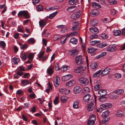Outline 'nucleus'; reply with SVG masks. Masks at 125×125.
Listing matches in <instances>:
<instances>
[{
	"label": "nucleus",
	"mask_w": 125,
	"mask_h": 125,
	"mask_svg": "<svg viewBox=\"0 0 125 125\" xmlns=\"http://www.w3.org/2000/svg\"><path fill=\"white\" fill-rule=\"evenodd\" d=\"M79 82L83 86H85L87 85L89 83L88 80L86 78H81L79 79Z\"/></svg>",
	"instance_id": "1"
},
{
	"label": "nucleus",
	"mask_w": 125,
	"mask_h": 125,
	"mask_svg": "<svg viewBox=\"0 0 125 125\" xmlns=\"http://www.w3.org/2000/svg\"><path fill=\"white\" fill-rule=\"evenodd\" d=\"M117 48L114 45H111L108 46L106 49L107 51L109 52H112L116 50Z\"/></svg>",
	"instance_id": "2"
},
{
	"label": "nucleus",
	"mask_w": 125,
	"mask_h": 125,
	"mask_svg": "<svg viewBox=\"0 0 125 125\" xmlns=\"http://www.w3.org/2000/svg\"><path fill=\"white\" fill-rule=\"evenodd\" d=\"M112 106V104L110 103H106L101 105L100 106V108L104 110L107 108H110Z\"/></svg>",
	"instance_id": "3"
},
{
	"label": "nucleus",
	"mask_w": 125,
	"mask_h": 125,
	"mask_svg": "<svg viewBox=\"0 0 125 125\" xmlns=\"http://www.w3.org/2000/svg\"><path fill=\"white\" fill-rule=\"evenodd\" d=\"M57 27L60 29L61 33H63L67 31L68 28L63 25H60L58 26Z\"/></svg>",
	"instance_id": "4"
},
{
	"label": "nucleus",
	"mask_w": 125,
	"mask_h": 125,
	"mask_svg": "<svg viewBox=\"0 0 125 125\" xmlns=\"http://www.w3.org/2000/svg\"><path fill=\"white\" fill-rule=\"evenodd\" d=\"M75 62L76 64L79 65L81 63L82 61V56L79 55L76 57Z\"/></svg>",
	"instance_id": "5"
},
{
	"label": "nucleus",
	"mask_w": 125,
	"mask_h": 125,
	"mask_svg": "<svg viewBox=\"0 0 125 125\" xmlns=\"http://www.w3.org/2000/svg\"><path fill=\"white\" fill-rule=\"evenodd\" d=\"M110 71V69L108 68H106L104 69L101 73L102 76H103L108 73Z\"/></svg>",
	"instance_id": "6"
},
{
	"label": "nucleus",
	"mask_w": 125,
	"mask_h": 125,
	"mask_svg": "<svg viewBox=\"0 0 125 125\" xmlns=\"http://www.w3.org/2000/svg\"><path fill=\"white\" fill-rule=\"evenodd\" d=\"M81 90V88L79 86H77L75 87L73 89L74 93L75 94L80 93Z\"/></svg>",
	"instance_id": "7"
},
{
	"label": "nucleus",
	"mask_w": 125,
	"mask_h": 125,
	"mask_svg": "<svg viewBox=\"0 0 125 125\" xmlns=\"http://www.w3.org/2000/svg\"><path fill=\"white\" fill-rule=\"evenodd\" d=\"M80 15V14L79 12H76L72 14L71 16L72 19H75L78 18Z\"/></svg>",
	"instance_id": "8"
},
{
	"label": "nucleus",
	"mask_w": 125,
	"mask_h": 125,
	"mask_svg": "<svg viewBox=\"0 0 125 125\" xmlns=\"http://www.w3.org/2000/svg\"><path fill=\"white\" fill-rule=\"evenodd\" d=\"M60 80L59 77L57 76L54 80V84L56 87L58 86L60 84Z\"/></svg>",
	"instance_id": "9"
},
{
	"label": "nucleus",
	"mask_w": 125,
	"mask_h": 125,
	"mask_svg": "<svg viewBox=\"0 0 125 125\" xmlns=\"http://www.w3.org/2000/svg\"><path fill=\"white\" fill-rule=\"evenodd\" d=\"M72 77V75L71 74H68L62 76V80L63 81H66Z\"/></svg>",
	"instance_id": "10"
},
{
	"label": "nucleus",
	"mask_w": 125,
	"mask_h": 125,
	"mask_svg": "<svg viewBox=\"0 0 125 125\" xmlns=\"http://www.w3.org/2000/svg\"><path fill=\"white\" fill-rule=\"evenodd\" d=\"M28 53L25 52L23 53H21L20 57L23 61H25L27 58V57L28 56Z\"/></svg>",
	"instance_id": "11"
},
{
	"label": "nucleus",
	"mask_w": 125,
	"mask_h": 125,
	"mask_svg": "<svg viewBox=\"0 0 125 125\" xmlns=\"http://www.w3.org/2000/svg\"><path fill=\"white\" fill-rule=\"evenodd\" d=\"M90 31L93 33L96 34L99 32L97 28L95 27H92L89 29Z\"/></svg>",
	"instance_id": "12"
},
{
	"label": "nucleus",
	"mask_w": 125,
	"mask_h": 125,
	"mask_svg": "<svg viewBox=\"0 0 125 125\" xmlns=\"http://www.w3.org/2000/svg\"><path fill=\"white\" fill-rule=\"evenodd\" d=\"M97 93L100 96H105L107 94V92L106 90L102 89L98 91Z\"/></svg>",
	"instance_id": "13"
},
{
	"label": "nucleus",
	"mask_w": 125,
	"mask_h": 125,
	"mask_svg": "<svg viewBox=\"0 0 125 125\" xmlns=\"http://www.w3.org/2000/svg\"><path fill=\"white\" fill-rule=\"evenodd\" d=\"M73 27L72 28V30L73 31L76 30L78 28L79 23L77 22H73Z\"/></svg>",
	"instance_id": "14"
},
{
	"label": "nucleus",
	"mask_w": 125,
	"mask_h": 125,
	"mask_svg": "<svg viewBox=\"0 0 125 125\" xmlns=\"http://www.w3.org/2000/svg\"><path fill=\"white\" fill-rule=\"evenodd\" d=\"M91 97V95L90 94H87L84 95L83 98V101L86 102L90 101L91 100L90 99Z\"/></svg>",
	"instance_id": "15"
},
{
	"label": "nucleus",
	"mask_w": 125,
	"mask_h": 125,
	"mask_svg": "<svg viewBox=\"0 0 125 125\" xmlns=\"http://www.w3.org/2000/svg\"><path fill=\"white\" fill-rule=\"evenodd\" d=\"M69 52L70 55L72 56L77 55L78 53V51L75 49L71 50Z\"/></svg>",
	"instance_id": "16"
},
{
	"label": "nucleus",
	"mask_w": 125,
	"mask_h": 125,
	"mask_svg": "<svg viewBox=\"0 0 125 125\" xmlns=\"http://www.w3.org/2000/svg\"><path fill=\"white\" fill-rule=\"evenodd\" d=\"M47 72L50 75H52L53 73V68H52L50 66L47 70Z\"/></svg>",
	"instance_id": "17"
},
{
	"label": "nucleus",
	"mask_w": 125,
	"mask_h": 125,
	"mask_svg": "<svg viewBox=\"0 0 125 125\" xmlns=\"http://www.w3.org/2000/svg\"><path fill=\"white\" fill-rule=\"evenodd\" d=\"M102 70H99L95 73L93 75L94 77L96 78L99 77L101 75V73Z\"/></svg>",
	"instance_id": "18"
},
{
	"label": "nucleus",
	"mask_w": 125,
	"mask_h": 125,
	"mask_svg": "<svg viewBox=\"0 0 125 125\" xmlns=\"http://www.w3.org/2000/svg\"><path fill=\"white\" fill-rule=\"evenodd\" d=\"M77 9V7L76 6H72L68 8L67 10L68 11L71 12Z\"/></svg>",
	"instance_id": "19"
},
{
	"label": "nucleus",
	"mask_w": 125,
	"mask_h": 125,
	"mask_svg": "<svg viewBox=\"0 0 125 125\" xmlns=\"http://www.w3.org/2000/svg\"><path fill=\"white\" fill-rule=\"evenodd\" d=\"M108 96L111 99H117L119 97L117 95L113 94H108Z\"/></svg>",
	"instance_id": "20"
},
{
	"label": "nucleus",
	"mask_w": 125,
	"mask_h": 125,
	"mask_svg": "<svg viewBox=\"0 0 125 125\" xmlns=\"http://www.w3.org/2000/svg\"><path fill=\"white\" fill-rule=\"evenodd\" d=\"M21 83L24 86H25L28 84L29 83V81L27 80H22L21 81Z\"/></svg>",
	"instance_id": "21"
},
{
	"label": "nucleus",
	"mask_w": 125,
	"mask_h": 125,
	"mask_svg": "<svg viewBox=\"0 0 125 125\" xmlns=\"http://www.w3.org/2000/svg\"><path fill=\"white\" fill-rule=\"evenodd\" d=\"M46 21L43 20H41L39 22V26L40 27H44L46 25Z\"/></svg>",
	"instance_id": "22"
},
{
	"label": "nucleus",
	"mask_w": 125,
	"mask_h": 125,
	"mask_svg": "<svg viewBox=\"0 0 125 125\" xmlns=\"http://www.w3.org/2000/svg\"><path fill=\"white\" fill-rule=\"evenodd\" d=\"M79 0H69V3L71 5H75L78 2Z\"/></svg>",
	"instance_id": "23"
},
{
	"label": "nucleus",
	"mask_w": 125,
	"mask_h": 125,
	"mask_svg": "<svg viewBox=\"0 0 125 125\" xmlns=\"http://www.w3.org/2000/svg\"><path fill=\"white\" fill-rule=\"evenodd\" d=\"M70 42L73 44H76L77 43V39L74 37L72 38Z\"/></svg>",
	"instance_id": "24"
},
{
	"label": "nucleus",
	"mask_w": 125,
	"mask_h": 125,
	"mask_svg": "<svg viewBox=\"0 0 125 125\" xmlns=\"http://www.w3.org/2000/svg\"><path fill=\"white\" fill-rule=\"evenodd\" d=\"M52 89V86L49 82H48V85L47 88L46 89L45 91L47 92L48 94L49 92Z\"/></svg>",
	"instance_id": "25"
},
{
	"label": "nucleus",
	"mask_w": 125,
	"mask_h": 125,
	"mask_svg": "<svg viewBox=\"0 0 125 125\" xmlns=\"http://www.w3.org/2000/svg\"><path fill=\"white\" fill-rule=\"evenodd\" d=\"M93 6L95 8H101V5L95 2H93L92 3Z\"/></svg>",
	"instance_id": "26"
},
{
	"label": "nucleus",
	"mask_w": 125,
	"mask_h": 125,
	"mask_svg": "<svg viewBox=\"0 0 125 125\" xmlns=\"http://www.w3.org/2000/svg\"><path fill=\"white\" fill-rule=\"evenodd\" d=\"M94 107V104L92 103H91L88 104V110L89 111H91L93 110Z\"/></svg>",
	"instance_id": "27"
},
{
	"label": "nucleus",
	"mask_w": 125,
	"mask_h": 125,
	"mask_svg": "<svg viewBox=\"0 0 125 125\" xmlns=\"http://www.w3.org/2000/svg\"><path fill=\"white\" fill-rule=\"evenodd\" d=\"M46 30L44 29L42 33V36L43 37H47L49 34L48 32H46Z\"/></svg>",
	"instance_id": "28"
},
{
	"label": "nucleus",
	"mask_w": 125,
	"mask_h": 125,
	"mask_svg": "<svg viewBox=\"0 0 125 125\" xmlns=\"http://www.w3.org/2000/svg\"><path fill=\"white\" fill-rule=\"evenodd\" d=\"M124 112L122 111H118L117 112L115 113V115L118 117H121L123 116Z\"/></svg>",
	"instance_id": "29"
},
{
	"label": "nucleus",
	"mask_w": 125,
	"mask_h": 125,
	"mask_svg": "<svg viewBox=\"0 0 125 125\" xmlns=\"http://www.w3.org/2000/svg\"><path fill=\"white\" fill-rule=\"evenodd\" d=\"M98 23V21L97 20L94 19L90 21V25L92 26Z\"/></svg>",
	"instance_id": "30"
},
{
	"label": "nucleus",
	"mask_w": 125,
	"mask_h": 125,
	"mask_svg": "<svg viewBox=\"0 0 125 125\" xmlns=\"http://www.w3.org/2000/svg\"><path fill=\"white\" fill-rule=\"evenodd\" d=\"M59 7L58 6H54L49 8L48 9H46V10L47 11L51 10H54L59 8Z\"/></svg>",
	"instance_id": "31"
},
{
	"label": "nucleus",
	"mask_w": 125,
	"mask_h": 125,
	"mask_svg": "<svg viewBox=\"0 0 125 125\" xmlns=\"http://www.w3.org/2000/svg\"><path fill=\"white\" fill-rule=\"evenodd\" d=\"M124 92V90L122 89H118L115 91V93L117 94L120 95L123 94Z\"/></svg>",
	"instance_id": "32"
},
{
	"label": "nucleus",
	"mask_w": 125,
	"mask_h": 125,
	"mask_svg": "<svg viewBox=\"0 0 125 125\" xmlns=\"http://www.w3.org/2000/svg\"><path fill=\"white\" fill-rule=\"evenodd\" d=\"M74 83V81L73 80H71L68 82L66 83V85L67 86H72Z\"/></svg>",
	"instance_id": "33"
},
{
	"label": "nucleus",
	"mask_w": 125,
	"mask_h": 125,
	"mask_svg": "<svg viewBox=\"0 0 125 125\" xmlns=\"http://www.w3.org/2000/svg\"><path fill=\"white\" fill-rule=\"evenodd\" d=\"M96 120L95 116L93 114L91 115L89 117V120H90L95 122Z\"/></svg>",
	"instance_id": "34"
},
{
	"label": "nucleus",
	"mask_w": 125,
	"mask_h": 125,
	"mask_svg": "<svg viewBox=\"0 0 125 125\" xmlns=\"http://www.w3.org/2000/svg\"><path fill=\"white\" fill-rule=\"evenodd\" d=\"M97 49L94 47H91L87 49V51L89 53H92L96 51Z\"/></svg>",
	"instance_id": "35"
},
{
	"label": "nucleus",
	"mask_w": 125,
	"mask_h": 125,
	"mask_svg": "<svg viewBox=\"0 0 125 125\" xmlns=\"http://www.w3.org/2000/svg\"><path fill=\"white\" fill-rule=\"evenodd\" d=\"M67 38V37L65 36L62 37L61 38V43L64 44L65 43Z\"/></svg>",
	"instance_id": "36"
},
{
	"label": "nucleus",
	"mask_w": 125,
	"mask_h": 125,
	"mask_svg": "<svg viewBox=\"0 0 125 125\" xmlns=\"http://www.w3.org/2000/svg\"><path fill=\"white\" fill-rule=\"evenodd\" d=\"M91 14L94 15H97L99 13V11L97 10L94 9L92 10L91 12Z\"/></svg>",
	"instance_id": "37"
},
{
	"label": "nucleus",
	"mask_w": 125,
	"mask_h": 125,
	"mask_svg": "<svg viewBox=\"0 0 125 125\" xmlns=\"http://www.w3.org/2000/svg\"><path fill=\"white\" fill-rule=\"evenodd\" d=\"M36 10L38 11H42L43 10L42 6L40 5H37L36 7Z\"/></svg>",
	"instance_id": "38"
},
{
	"label": "nucleus",
	"mask_w": 125,
	"mask_h": 125,
	"mask_svg": "<svg viewBox=\"0 0 125 125\" xmlns=\"http://www.w3.org/2000/svg\"><path fill=\"white\" fill-rule=\"evenodd\" d=\"M101 86V84L100 83L97 84L96 85H95L94 87V89L96 91H97L99 90Z\"/></svg>",
	"instance_id": "39"
},
{
	"label": "nucleus",
	"mask_w": 125,
	"mask_h": 125,
	"mask_svg": "<svg viewBox=\"0 0 125 125\" xmlns=\"http://www.w3.org/2000/svg\"><path fill=\"white\" fill-rule=\"evenodd\" d=\"M19 44L20 46V48L21 49H25L28 47V46L26 44H22L20 43H19Z\"/></svg>",
	"instance_id": "40"
},
{
	"label": "nucleus",
	"mask_w": 125,
	"mask_h": 125,
	"mask_svg": "<svg viewBox=\"0 0 125 125\" xmlns=\"http://www.w3.org/2000/svg\"><path fill=\"white\" fill-rule=\"evenodd\" d=\"M79 101L78 100H76L75 101L73 105V108L74 109H77L78 108V106Z\"/></svg>",
	"instance_id": "41"
},
{
	"label": "nucleus",
	"mask_w": 125,
	"mask_h": 125,
	"mask_svg": "<svg viewBox=\"0 0 125 125\" xmlns=\"http://www.w3.org/2000/svg\"><path fill=\"white\" fill-rule=\"evenodd\" d=\"M107 99V97L105 96H100L99 98V100L101 102H103L106 100Z\"/></svg>",
	"instance_id": "42"
},
{
	"label": "nucleus",
	"mask_w": 125,
	"mask_h": 125,
	"mask_svg": "<svg viewBox=\"0 0 125 125\" xmlns=\"http://www.w3.org/2000/svg\"><path fill=\"white\" fill-rule=\"evenodd\" d=\"M114 34L115 36H118L121 33V31L119 30H115L114 31Z\"/></svg>",
	"instance_id": "43"
},
{
	"label": "nucleus",
	"mask_w": 125,
	"mask_h": 125,
	"mask_svg": "<svg viewBox=\"0 0 125 125\" xmlns=\"http://www.w3.org/2000/svg\"><path fill=\"white\" fill-rule=\"evenodd\" d=\"M28 58L30 60L32 61L33 58L34 54L32 53H28Z\"/></svg>",
	"instance_id": "44"
},
{
	"label": "nucleus",
	"mask_w": 125,
	"mask_h": 125,
	"mask_svg": "<svg viewBox=\"0 0 125 125\" xmlns=\"http://www.w3.org/2000/svg\"><path fill=\"white\" fill-rule=\"evenodd\" d=\"M107 45L106 43L104 42L101 43L98 45V47L100 48H103L105 47Z\"/></svg>",
	"instance_id": "45"
},
{
	"label": "nucleus",
	"mask_w": 125,
	"mask_h": 125,
	"mask_svg": "<svg viewBox=\"0 0 125 125\" xmlns=\"http://www.w3.org/2000/svg\"><path fill=\"white\" fill-rule=\"evenodd\" d=\"M107 53L106 52H103L101 53L99 55H98L96 58L97 59L99 58L102 57L106 55Z\"/></svg>",
	"instance_id": "46"
},
{
	"label": "nucleus",
	"mask_w": 125,
	"mask_h": 125,
	"mask_svg": "<svg viewBox=\"0 0 125 125\" xmlns=\"http://www.w3.org/2000/svg\"><path fill=\"white\" fill-rule=\"evenodd\" d=\"M69 68V67L67 65H64L62 67L61 69L62 71H66Z\"/></svg>",
	"instance_id": "47"
},
{
	"label": "nucleus",
	"mask_w": 125,
	"mask_h": 125,
	"mask_svg": "<svg viewBox=\"0 0 125 125\" xmlns=\"http://www.w3.org/2000/svg\"><path fill=\"white\" fill-rule=\"evenodd\" d=\"M35 40L33 38H31L29 39L28 41V42L30 44H33L35 43Z\"/></svg>",
	"instance_id": "48"
},
{
	"label": "nucleus",
	"mask_w": 125,
	"mask_h": 125,
	"mask_svg": "<svg viewBox=\"0 0 125 125\" xmlns=\"http://www.w3.org/2000/svg\"><path fill=\"white\" fill-rule=\"evenodd\" d=\"M98 65L96 63H93L90 65L91 68L93 69H94L96 68Z\"/></svg>",
	"instance_id": "49"
},
{
	"label": "nucleus",
	"mask_w": 125,
	"mask_h": 125,
	"mask_svg": "<svg viewBox=\"0 0 125 125\" xmlns=\"http://www.w3.org/2000/svg\"><path fill=\"white\" fill-rule=\"evenodd\" d=\"M101 41H99L94 40L91 41L90 42V43L91 45H94L96 44H97L100 43Z\"/></svg>",
	"instance_id": "50"
},
{
	"label": "nucleus",
	"mask_w": 125,
	"mask_h": 125,
	"mask_svg": "<svg viewBox=\"0 0 125 125\" xmlns=\"http://www.w3.org/2000/svg\"><path fill=\"white\" fill-rule=\"evenodd\" d=\"M57 13V11H56L55 12L51 14L49 16V18L51 19H52L54 16H55Z\"/></svg>",
	"instance_id": "51"
},
{
	"label": "nucleus",
	"mask_w": 125,
	"mask_h": 125,
	"mask_svg": "<svg viewBox=\"0 0 125 125\" xmlns=\"http://www.w3.org/2000/svg\"><path fill=\"white\" fill-rule=\"evenodd\" d=\"M13 63L15 64L18 63L19 62V60L18 58H14L13 59Z\"/></svg>",
	"instance_id": "52"
},
{
	"label": "nucleus",
	"mask_w": 125,
	"mask_h": 125,
	"mask_svg": "<svg viewBox=\"0 0 125 125\" xmlns=\"http://www.w3.org/2000/svg\"><path fill=\"white\" fill-rule=\"evenodd\" d=\"M81 71V68L80 67H76L74 70V72L76 73H80Z\"/></svg>",
	"instance_id": "53"
},
{
	"label": "nucleus",
	"mask_w": 125,
	"mask_h": 125,
	"mask_svg": "<svg viewBox=\"0 0 125 125\" xmlns=\"http://www.w3.org/2000/svg\"><path fill=\"white\" fill-rule=\"evenodd\" d=\"M83 91L84 93H88L89 92L90 89L88 87H85L83 88Z\"/></svg>",
	"instance_id": "54"
},
{
	"label": "nucleus",
	"mask_w": 125,
	"mask_h": 125,
	"mask_svg": "<svg viewBox=\"0 0 125 125\" xmlns=\"http://www.w3.org/2000/svg\"><path fill=\"white\" fill-rule=\"evenodd\" d=\"M101 116L103 118H106L107 116V112L106 111L103 112Z\"/></svg>",
	"instance_id": "55"
},
{
	"label": "nucleus",
	"mask_w": 125,
	"mask_h": 125,
	"mask_svg": "<svg viewBox=\"0 0 125 125\" xmlns=\"http://www.w3.org/2000/svg\"><path fill=\"white\" fill-rule=\"evenodd\" d=\"M108 1L109 4L111 5L115 4L117 2L115 0H108Z\"/></svg>",
	"instance_id": "56"
},
{
	"label": "nucleus",
	"mask_w": 125,
	"mask_h": 125,
	"mask_svg": "<svg viewBox=\"0 0 125 125\" xmlns=\"http://www.w3.org/2000/svg\"><path fill=\"white\" fill-rule=\"evenodd\" d=\"M61 101L63 103L65 102L67 100V98L66 97H64V96H62L61 98Z\"/></svg>",
	"instance_id": "57"
},
{
	"label": "nucleus",
	"mask_w": 125,
	"mask_h": 125,
	"mask_svg": "<svg viewBox=\"0 0 125 125\" xmlns=\"http://www.w3.org/2000/svg\"><path fill=\"white\" fill-rule=\"evenodd\" d=\"M24 13L23 16L26 18H30L29 15V14L27 11H25Z\"/></svg>",
	"instance_id": "58"
},
{
	"label": "nucleus",
	"mask_w": 125,
	"mask_h": 125,
	"mask_svg": "<svg viewBox=\"0 0 125 125\" xmlns=\"http://www.w3.org/2000/svg\"><path fill=\"white\" fill-rule=\"evenodd\" d=\"M115 77L117 79H119L121 77V74L120 73H116L114 75Z\"/></svg>",
	"instance_id": "59"
},
{
	"label": "nucleus",
	"mask_w": 125,
	"mask_h": 125,
	"mask_svg": "<svg viewBox=\"0 0 125 125\" xmlns=\"http://www.w3.org/2000/svg\"><path fill=\"white\" fill-rule=\"evenodd\" d=\"M58 99V97H57L53 101V103L55 105H56L59 103Z\"/></svg>",
	"instance_id": "60"
},
{
	"label": "nucleus",
	"mask_w": 125,
	"mask_h": 125,
	"mask_svg": "<svg viewBox=\"0 0 125 125\" xmlns=\"http://www.w3.org/2000/svg\"><path fill=\"white\" fill-rule=\"evenodd\" d=\"M25 11H21L19 12L18 14V16H21L23 15L24 14Z\"/></svg>",
	"instance_id": "61"
},
{
	"label": "nucleus",
	"mask_w": 125,
	"mask_h": 125,
	"mask_svg": "<svg viewBox=\"0 0 125 125\" xmlns=\"http://www.w3.org/2000/svg\"><path fill=\"white\" fill-rule=\"evenodd\" d=\"M0 45L2 47L4 48L6 46V44L4 41H1L0 42Z\"/></svg>",
	"instance_id": "62"
},
{
	"label": "nucleus",
	"mask_w": 125,
	"mask_h": 125,
	"mask_svg": "<svg viewBox=\"0 0 125 125\" xmlns=\"http://www.w3.org/2000/svg\"><path fill=\"white\" fill-rule=\"evenodd\" d=\"M42 43L43 45L45 46H46L47 41L46 39H45L42 38Z\"/></svg>",
	"instance_id": "63"
},
{
	"label": "nucleus",
	"mask_w": 125,
	"mask_h": 125,
	"mask_svg": "<svg viewBox=\"0 0 125 125\" xmlns=\"http://www.w3.org/2000/svg\"><path fill=\"white\" fill-rule=\"evenodd\" d=\"M87 124L88 125H94V122L88 120L87 122Z\"/></svg>",
	"instance_id": "64"
}]
</instances>
